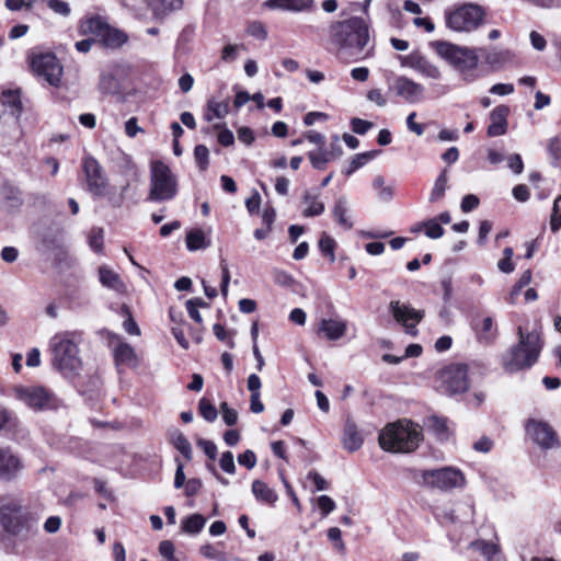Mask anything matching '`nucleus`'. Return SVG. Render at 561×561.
Wrapping results in <instances>:
<instances>
[{"mask_svg": "<svg viewBox=\"0 0 561 561\" xmlns=\"http://www.w3.org/2000/svg\"><path fill=\"white\" fill-rule=\"evenodd\" d=\"M331 43L339 59L356 62L371 56L369 26L363 18L354 16L335 22L330 30Z\"/></svg>", "mask_w": 561, "mask_h": 561, "instance_id": "nucleus-1", "label": "nucleus"}, {"mask_svg": "<svg viewBox=\"0 0 561 561\" xmlns=\"http://www.w3.org/2000/svg\"><path fill=\"white\" fill-rule=\"evenodd\" d=\"M39 515L26 510L20 496L11 493L0 495V524L12 536L30 538L38 531Z\"/></svg>", "mask_w": 561, "mask_h": 561, "instance_id": "nucleus-2", "label": "nucleus"}, {"mask_svg": "<svg viewBox=\"0 0 561 561\" xmlns=\"http://www.w3.org/2000/svg\"><path fill=\"white\" fill-rule=\"evenodd\" d=\"M80 341L81 333L77 331L58 332L49 340L51 364L65 377L77 376L82 369Z\"/></svg>", "mask_w": 561, "mask_h": 561, "instance_id": "nucleus-3", "label": "nucleus"}, {"mask_svg": "<svg viewBox=\"0 0 561 561\" xmlns=\"http://www.w3.org/2000/svg\"><path fill=\"white\" fill-rule=\"evenodd\" d=\"M518 343L502 356L503 368L511 374L531 367L537 362L542 348L538 330L524 332L523 328L518 327Z\"/></svg>", "mask_w": 561, "mask_h": 561, "instance_id": "nucleus-4", "label": "nucleus"}, {"mask_svg": "<svg viewBox=\"0 0 561 561\" xmlns=\"http://www.w3.org/2000/svg\"><path fill=\"white\" fill-rule=\"evenodd\" d=\"M435 47L438 56L451 65L465 82L471 83L480 77L478 48L458 46L448 42H437Z\"/></svg>", "mask_w": 561, "mask_h": 561, "instance_id": "nucleus-5", "label": "nucleus"}, {"mask_svg": "<svg viewBox=\"0 0 561 561\" xmlns=\"http://www.w3.org/2000/svg\"><path fill=\"white\" fill-rule=\"evenodd\" d=\"M421 440V428L408 421L389 424L379 434L380 447L391 453H411Z\"/></svg>", "mask_w": 561, "mask_h": 561, "instance_id": "nucleus-6", "label": "nucleus"}, {"mask_svg": "<svg viewBox=\"0 0 561 561\" xmlns=\"http://www.w3.org/2000/svg\"><path fill=\"white\" fill-rule=\"evenodd\" d=\"M178 181L171 169L161 161L151 164L150 191L148 199L151 202H164L175 197Z\"/></svg>", "mask_w": 561, "mask_h": 561, "instance_id": "nucleus-7", "label": "nucleus"}, {"mask_svg": "<svg viewBox=\"0 0 561 561\" xmlns=\"http://www.w3.org/2000/svg\"><path fill=\"white\" fill-rule=\"evenodd\" d=\"M434 381L440 393L454 396L466 392L470 386L468 366L459 363L446 365L435 373Z\"/></svg>", "mask_w": 561, "mask_h": 561, "instance_id": "nucleus-8", "label": "nucleus"}, {"mask_svg": "<svg viewBox=\"0 0 561 561\" xmlns=\"http://www.w3.org/2000/svg\"><path fill=\"white\" fill-rule=\"evenodd\" d=\"M484 11L478 4L466 3L445 12L447 27L455 32H472L483 22Z\"/></svg>", "mask_w": 561, "mask_h": 561, "instance_id": "nucleus-9", "label": "nucleus"}, {"mask_svg": "<svg viewBox=\"0 0 561 561\" xmlns=\"http://www.w3.org/2000/svg\"><path fill=\"white\" fill-rule=\"evenodd\" d=\"M15 398L34 411L57 410L60 400L43 386H18L14 388Z\"/></svg>", "mask_w": 561, "mask_h": 561, "instance_id": "nucleus-10", "label": "nucleus"}, {"mask_svg": "<svg viewBox=\"0 0 561 561\" xmlns=\"http://www.w3.org/2000/svg\"><path fill=\"white\" fill-rule=\"evenodd\" d=\"M422 480L424 485L442 491H450L466 484L463 473L454 467L425 470L422 472Z\"/></svg>", "mask_w": 561, "mask_h": 561, "instance_id": "nucleus-11", "label": "nucleus"}, {"mask_svg": "<svg viewBox=\"0 0 561 561\" xmlns=\"http://www.w3.org/2000/svg\"><path fill=\"white\" fill-rule=\"evenodd\" d=\"M33 71L50 85H58L62 75V67L55 55L46 53L32 58Z\"/></svg>", "mask_w": 561, "mask_h": 561, "instance_id": "nucleus-12", "label": "nucleus"}, {"mask_svg": "<svg viewBox=\"0 0 561 561\" xmlns=\"http://www.w3.org/2000/svg\"><path fill=\"white\" fill-rule=\"evenodd\" d=\"M83 171L85 173L88 191L95 197L107 195V178L102 167L94 158H84Z\"/></svg>", "mask_w": 561, "mask_h": 561, "instance_id": "nucleus-13", "label": "nucleus"}, {"mask_svg": "<svg viewBox=\"0 0 561 561\" xmlns=\"http://www.w3.org/2000/svg\"><path fill=\"white\" fill-rule=\"evenodd\" d=\"M389 309L394 320L404 327L408 334L413 336L416 335V325L424 317V312L422 310H416L410 305L402 304L399 300H392L389 304Z\"/></svg>", "mask_w": 561, "mask_h": 561, "instance_id": "nucleus-14", "label": "nucleus"}, {"mask_svg": "<svg viewBox=\"0 0 561 561\" xmlns=\"http://www.w3.org/2000/svg\"><path fill=\"white\" fill-rule=\"evenodd\" d=\"M525 428L529 438L542 449L554 448L559 444L556 432L543 421L531 419L527 421Z\"/></svg>", "mask_w": 561, "mask_h": 561, "instance_id": "nucleus-15", "label": "nucleus"}, {"mask_svg": "<svg viewBox=\"0 0 561 561\" xmlns=\"http://www.w3.org/2000/svg\"><path fill=\"white\" fill-rule=\"evenodd\" d=\"M22 469L21 458L9 447H0V480L5 482L13 481Z\"/></svg>", "mask_w": 561, "mask_h": 561, "instance_id": "nucleus-16", "label": "nucleus"}, {"mask_svg": "<svg viewBox=\"0 0 561 561\" xmlns=\"http://www.w3.org/2000/svg\"><path fill=\"white\" fill-rule=\"evenodd\" d=\"M394 89L409 103H417L424 99V87L407 77L397 78Z\"/></svg>", "mask_w": 561, "mask_h": 561, "instance_id": "nucleus-17", "label": "nucleus"}, {"mask_svg": "<svg viewBox=\"0 0 561 561\" xmlns=\"http://www.w3.org/2000/svg\"><path fill=\"white\" fill-rule=\"evenodd\" d=\"M510 108L506 105H499L490 114V125L488 127V136L496 137L504 135L507 127V116Z\"/></svg>", "mask_w": 561, "mask_h": 561, "instance_id": "nucleus-18", "label": "nucleus"}, {"mask_svg": "<svg viewBox=\"0 0 561 561\" xmlns=\"http://www.w3.org/2000/svg\"><path fill=\"white\" fill-rule=\"evenodd\" d=\"M363 443L364 437L359 433L357 425L353 421L347 420L344 426L342 438L344 449L354 453L362 447Z\"/></svg>", "mask_w": 561, "mask_h": 561, "instance_id": "nucleus-19", "label": "nucleus"}, {"mask_svg": "<svg viewBox=\"0 0 561 561\" xmlns=\"http://www.w3.org/2000/svg\"><path fill=\"white\" fill-rule=\"evenodd\" d=\"M473 330L478 341L483 344L492 343L497 334V329L491 317H484L481 320L474 321Z\"/></svg>", "mask_w": 561, "mask_h": 561, "instance_id": "nucleus-20", "label": "nucleus"}, {"mask_svg": "<svg viewBox=\"0 0 561 561\" xmlns=\"http://www.w3.org/2000/svg\"><path fill=\"white\" fill-rule=\"evenodd\" d=\"M117 345L114 347V358L117 366H136L137 365V355L134 348L123 342L119 336L116 337Z\"/></svg>", "mask_w": 561, "mask_h": 561, "instance_id": "nucleus-21", "label": "nucleus"}, {"mask_svg": "<svg viewBox=\"0 0 561 561\" xmlns=\"http://www.w3.org/2000/svg\"><path fill=\"white\" fill-rule=\"evenodd\" d=\"M481 54L486 65L493 69L502 68L507 61L511 60V53L506 49L492 48H478V54Z\"/></svg>", "mask_w": 561, "mask_h": 561, "instance_id": "nucleus-22", "label": "nucleus"}, {"mask_svg": "<svg viewBox=\"0 0 561 561\" xmlns=\"http://www.w3.org/2000/svg\"><path fill=\"white\" fill-rule=\"evenodd\" d=\"M99 279L104 287L116 293H124L126 289L121 276L106 265L99 267Z\"/></svg>", "mask_w": 561, "mask_h": 561, "instance_id": "nucleus-23", "label": "nucleus"}, {"mask_svg": "<svg viewBox=\"0 0 561 561\" xmlns=\"http://www.w3.org/2000/svg\"><path fill=\"white\" fill-rule=\"evenodd\" d=\"M110 24L100 15L87 16L80 22L79 30L82 34L94 35L98 39L102 36Z\"/></svg>", "mask_w": 561, "mask_h": 561, "instance_id": "nucleus-24", "label": "nucleus"}, {"mask_svg": "<svg viewBox=\"0 0 561 561\" xmlns=\"http://www.w3.org/2000/svg\"><path fill=\"white\" fill-rule=\"evenodd\" d=\"M119 69L115 68L102 73L100 79V90L105 94H119L123 89L119 78Z\"/></svg>", "mask_w": 561, "mask_h": 561, "instance_id": "nucleus-25", "label": "nucleus"}, {"mask_svg": "<svg viewBox=\"0 0 561 561\" xmlns=\"http://www.w3.org/2000/svg\"><path fill=\"white\" fill-rule=\"evenodd\" d=\"M346 322L335 319H323L320 323L319 331L322 332L330 341H336L346 333Z\"/></svg>", "mask_w": 561, "mask_h": 561, "instance_id": "nucleus-26", "label": "nucleus"}, {"mask_svg": "<svg viewBox=\"0 0 561 561\" xmlns=\"http://www.w3.org/2000/svg\"><path fill=\"white\" fill-rule=\"evenodd\" d=\"M168 439H169L170 444L178 451H180L187 461L192 460L193 449H192L191 443L188 442V439L184 436V434L180 430H178V428L170 430L168 433Z\"/></svg>", "mask_w": 561, "mask_h": 561, "instance_id": "nucleus-27", "label": "nucleus"}, {"mask_svg": "<svg viewBox=\"0 0 561 561\" xmlns=\"http://www.w3.org/2000/svg\"><path fill=\"white\" fill-rule=\"evenodd\" d=\"M348 210V202L344 196L339 197L332 208L333 217L337 224L346 230L352 229L354 225L347 215Z\"/></svg>", "mask_w": 561, "mask_h": 561, "instance_id": "nucleus-28", "label": "nucleus"}, {"mask_svg": "<svg viewBox=\"0 0 561 561\" xmlns=\"http://www.w3.org/2000/svg\"><path fill=\"white\" fill-rule=\"evenodd\" d=\"M313 0H267L264 5L270 9L302 11L309 9Z\"/></svg>", "mask_w": 561, "mask_h": 561, "instance_id": "nucleus-29", "label": "nucleus"}, {"mask_svg": "<svg viewBox=\"0 0 561 561\" xmlns=\"http://www.w3.org/2000/svg\"><path fill=\"white\" fill-rule=\"evenodd\" d=\"M128 37L124 32L112 27L111 25L106 27L102 36L99 38V41L108 48H118L124 45Z\"/></svg>", "mask_w": 561, "mask_h": 561, "instance_id": "nucleus-30", "label": "nucleus"}, {"mask_svg": "<svg viewBox=\"0 0 561 561\" xmlns=\"http://www.w3.org/2000/svg\"><path fill=\"white\" fill-rule=\"evenodd\" d=\"M252 493L257 501L268 505H274L278 500L276 492L261 480L253 481Z\"/></svg>", "mask_w": 561, "mask_h": 561, "instance_id": "nucleus-31", "label": "nucleus"}, {"mask_svg": "<svg viewBox=\"0 0 561 561\" xmlns=\"http://www.w3.org/2000/svg\"><path fill=\"white\" fill-rule=\"evenodd\" d=\"M229 113V103L227 101L209 100L204 112V119L213 122L215 118L222 119Z\"/></svg>", "mask_w": 561, "mask_h": 561, "instance_id": "nucleus-32", "label": "nucleus"}, {"mask_svg": "<svg viewBox=\"0 0 561 561\" xmlns=\"http://www.w3.org/2000/svg\"><path fill=\"white\" fill-rule=\"evenodd\" d=\"M0 102L10 110L12 115H19L22 111V101L19 90H3L0 95Z\"/></svg>", "mask_w": 561, "mask_h": 561, "instance_id": "nucleus-33", "label": "nucleus"}, {"mask_svg": "<svg viewBox=\"0 0 561 561\" xmlns=\"http://www.w3.org/2000/svg\"><path fill=\"white\" fill-rule=\"evenodd\" d=\"M183 0H149V5L156 16H164L182 8Z\"/></svg>", "mask_w": 561, "mask_h": 561, "instance_id": "nucleus-34", "label": "nucleus"}, {"mask_svg": "<svg viewBox=\"0 0 561 561\" xmlns=\"http://www.w3.org/2000/svg\"><path fill=\"white\" fill-rule=\"evenodd\" d=\"M210 245V240L202 229H192L186 234V247L190 251L206 249Z\"/></svg>", "mask_w": 561, "mask_h": 561, "instance_id": "nucleus-35", "label": "nucleus"}, {"mask_svg": "<svg viewBox=\"0 0 561 561\" xmlns=\"http://www.w3.org/2000/svg\"><path fill=\"white\" fill-rule=\"evenodd\" d=\"M1 204L7 211H13L22 206L23 199L13 187H4L1 192Z\"/></svg>", "mask_w": 561, "mask_h": 561, "instance_id": "nucleus-36", "label": "nucleus"}, {"mask_svg": "<svg viewBox=\"0 0 561 561\" xmlns=\"http://www.w3.org/2000/svg\"><path fill=\"white\" fill-rule=\"evenodd\" d=\"M302 199L304 203L307 204V208L302 213L305 217H314L323 214L325 207L324 204L318 199V195L307 191Z\"/></svg>", "mask_w": 561, "mask_h": 561, "instance_id": "nucleus-37", "label": "nucleus"}, {"mask_svg": "<svg viewBox=\"0 0 561 561\" xmlns=\"http://www.w3.org/2000/svg\"><path fill=\"white\" fill-rule=\"evenodd\" d=\"M412 67L421 75L430 79L439 80L442 78L439 68L422 57H417L412 64Z\"/></svg>", "mask_w": 561, "mask_h": 561, "instance_id": "nucleus-38", "label": "nucleus"}, {"mask_svg": "<svg viewBox=\"0 0 561 561\" xmlns=\"http://www.w3.org/2000/svg\"><path fill=\"white\" fill-rule=\"evenodd\" d=\"M427 428L439 439H447L449 435L447 420L438 416H431L426 421Z\"/></svg>", "mask_w": 561, "mask_h": 561, "instance_id": "nucleus-39", "label": "nucleus"}, {"mask_svg": "<svg viewBox=\"0 0 561 561\" xmlns=\"http://www.w3.org/2000/svg\"><path fill=\"white\" fill-rule=\"evenodd\" d=\"M448 176L447 170H443L436 179L434 186L430 194V202H437L443 198L445 191L447 190Z\"/></svg>", "mask_w": 561, "mask_h": 561, "instance_id": "nucleus-40", "label": "nucleus"}, {"mask_svg": "<svg viewBox=\"0 0 561 561\" xmlns=\"http://www.w3.org/2000/svg\"><path fill=\"white\" fill-rule=\"evenodd\" d=\"M206 518L201 514H193L182 523V528L187 534H198L205 526Z\"/></svg>", "mask_w": 561, "mask_h": 561, "instance_id": "nucleus-41", "label": "nucleus"}, {"mask_svg": "<svg viewBox=\"0 0 561 561\" xmlns=\"http://www.w3.org/2000/svg\"><path fill=\"white\" fill-rule=\"evenodd\" d=\"M373 187L381 201H390L393 196V186L387 185L382 175H377L373 181Z\"/></svg>", "mask_w": 561, "mask_h": 561, "instance_id": "nucleus-42", "label": "nucleus"}, {"mask_svg": "<svg viewBox=\"0 0 561 561\" xmlns=\"http://www.w3.org/2000/svg\"><path fill=\"white\" fill-rule=\"evenodd\" d=\"M377 151H368V152H364V153H358L356 154L348 168L346 169L345 173L347 175L352 174L353 172H355L357 169L364 167L370 159H373L375 156H376Z\"/></svg>", "mask_w": 561, "mask_h": 561, "instance_id": "nucleus-43", "label": "nucleus"}, {"mask_svg": "<svg viewBox=\"0 0 561 561\" xmlns=\"http://www.w3.org/2000/svg\"><path fill=\"white\" fill-rule=\"evenodd\" d=\"M198 411L199 414L207 421V422H214L217 416L218 412L217 409L214 407V404L207 400L206 398H202L198 402Z\"/></svg>", "mask_w": 561, "mask_h": 561, "instance_id": "nucleus-44", "label": "nucleus"}, {"mask_svg": "<svg viewBox=\"0 0 561 561\" xmlns=\"http://www.w3.org/2000/svg\"><path fill=\"white\" fill-rule=\"evenodd\" d=\"M424 233L430 239H438L444 234V229L438 222V219H428L422 222Z\"/></svg>", "mask_w": 561, "mask_h": 561, "instance_id": "nucleus-45", "label": "nucleus"}, {"mask_svg": "<svg viewBox=\"0 0 561 561\" xmlns=\"http://www.w3.org/2000/svg\"><path fill=\"white\" fill-rule=\"evenodd\" d=\"M335 241L333 238H331L329 234L327 233H323L319 240V249L320 251L330 257V261L331 262H334L335 261V254H334V249H335Z\"/></svg>", "mask_w": 561, "mask_h": 561, "instance_id": "nucleus-46", "label": "nucleus"}, {"mask_svg": "<svg viewBox=\"0 0 561 561\" xmlns=\"http://www.w3.org/2000/svg\"><path fill=\"white\" fill-rule=\"evenodd\" d=\"M309 160L313 168L318 170H323L325 164L333 158L330 153L322 151H311L308 154Z\"/></svg>", "mask_w": 561, "mask_h": 561, "instance_id": "nucleus-47", "label": "nucleus"}, {"mask_svg": "<svg viewBox=\"0 0 561 561\" xmlns=\"http://www.w3.org/2000/svg\"><path fill=\"white\" fill-rule=\"evenodd\" d=\"M208 305L201 298L190 299L186 301V310L190 317L197 323H202V314L198 311L199 307H207Z\"/></svg>", "mask_w": 561, "mask_h": 561, "instance_id": "nucleus-48", "label": "nucleus"}, {"mask_svg": "<svg viewBox=\"0 0 561 561\" xmlns=\"http://www.w3.org/2000/svg\"><path fill=\"white\" fill-rule=\"evenodd\" d=\"M194 158L199 170L205 171L209 163V150L204 145H197L194 149Z\"/></svg>", "mask_w": 561, "mask_h": 561, "instance_id": "nucleus-49", "label": "nucleus"}, {"mask_svg": "<svg viewBox=\"0 0 561 561\" xmlns=\"http://www.w3.org/2000/svg\"><path fill=\"white\" fill-rule=\"evenodd\" d=\"M247 33L260 41H264L267 37V31L265 26L259 21L250 22L247 27Z\"/></svg>", "mask_w": 561, "mask_h": 561, "instance_id": "nucleus-50", "label": "nucleus"}, {"mask_svg": "<svg viewBox=\"0 0 561 561\" xmlns=\"http://www.w3.org/2000/svg\"><path fill=\"white\" fill-rule=\"evenodd\" d=\"M560 201L561 195H559L553 202L552 214L550 216V229L552 232H558L561 229V211L559 209Z\"/></svg>", "mask_w": 561, "mask_h": 561, "instance_id": "nucleus-51", "label": "nucleus"}, {"mask_svg": "<svg viewBox=\"0 0 561 561\" xmlns=\"http://www.w3.org/2000/svg\"><path fill=\"white\" fill-rule=\"evenodd\" d=\"M47 7L61 16H68L71 12L69 3L62 0H48Z\"/></svg>", "mask_w": 561, "mask_h": 561, "instance_id": "nucleus-52", "label": "nucleus"}, {"mask_svg": "<svg viewBox=\"0 0 561 561\" xmlns=\"http://www.w3.org/2000/svg\"><path fill=\"white\" fill-rule=\"evenodd\" d=\"M89 244L95 252H101L103 249V229L93 228L89 236Z\"/></svg>", "mask_w": 561, "mask_h": 561, "instance_id": "nucleus-53", "label": "nucleus"}, {"mask_svg": "<svg viewBox=\"0 0 561 561\" xmlns=\"http://www.w3.org/2000/svg\"><path fill=\"white\" fill-rule=\"evenodd\" d=\"M213 331L219 341L225 342L230 348L234 347V342L224 325L216 323L213 327Z\"/></svg>", "mask_w": 561, "mask_h": 561, "instance_id": "nucleus-54", "label": "nucleus"}, {"mask_svg": "<svg viewBox=\"0 0 561 561\" xmlns=\"http://www.w3.org/2000/svg\"><path fill=\"white\" fill-rule=\"evenodd\" d=\"M317 504L322 513V516L329 515L336 507L335 502L328 495H320L317 499Z\"/></svg>", "mask_w": 561, "mask_h": 561, "instance_id": "nucleus-55", "label": "nucleus"}, {"mask_svg": "<svg viewBox=\"0 0 561 561\" xmlns=\"http://www.w3.org/2000/svg\"><path fill=\"white\" fill-rule=\"evenodd\" d=\"M219 465H220V468L225 472H227L229 474L234 473L236 465H234V459H233L232 453L231 451L222 453L220 460H219Z\"/></svg>", "mask_w": 561, "mask_h": 561, "instance_id": "nucleus-56", "label": "nucleus"}, {"mask_svg": "<svg viewBox=\"0 0 561 561\" xmlns=\"http://www.w3.org/2000/svg\"><path fill=\"white\" fill-rule=\"evenodd\" d=\"M477 546L489 561H492V559L499 554V548L493 542L480 541Z\"/></svg>", "mask_w": 561, "mask_h": 561, "instance_id": "nucleus-57", "label": "nucleus"}, {"mask_svg": "<svg viewBox=\"0 0 561 561\" xmlns=\"http://www.w3.org/2000/svg\"><path fill=\"white\" fill-rule=\"evenodd\" d=\"M274 282L282 287H291L295 284L294 277L285 271H274Z\"/></svg>", "mask_w": 561, "mask_h": 561, "instance_id": "nucleus-58", "label": "nucleus"}, {"mask_svg": "<svg viewBox=\"0 0 561 561\" xmlns=\"http://www.w3.org/2000/svg\"><path fill=\"white\" fill-rule=\"evenodd\" d=\"M220 267H221V285H220V290H221L222 296L227 297L228 296L229 283H230V272H229V268H228L226 260H221Z\"/></svg>", "mask_w": 561, "mask_h": 561, "instance_id": "nucleus-59", "label": "nucleus"}, {"mask_svg": "<svg viewBox=\"0 0 561 561\" xmlns=\"http://www.w3.org/2000/svg\"><path fill=\"white\" fill-rule=\"evenodd\" d=\"M238 462L248 469H253L256 465V456L254 451L248 449L238 456Z\"/></svg>", "mask_w": 561, "mask_h": 561, "instance_id": "nucleus-60", "label": "nucleus"}, {"mask_svg": "<svg viewBox=\"0 0 561 561\" xmlns=\"http://www.w3.org/2000/svg\"><path fill=\"white\" fill-rule=\"evenodd\" d=\"M220 409L225 423L229 426L234 425L238 420L237 411L234 409L229 408L226 402L221 403Z\"/></svg>", "mask_w": 561, "mask_h": 561, "instance_id": "nucleus-61", "label": "nucleus"}, {"mask_svg": "<svg viewBox=\"0 0 561 561\" xmlns=\"http://www.w3.org/2000/svg\"><path fill=\"white\" fill-rule=\"evenodd\" d=\"M197 446L204 450V453L208 456L209 459H211V460L216 459L217 446L215 445L214 442L205 439V438H199L197 440Z\"/></svg>", "mask_w": 561, "mask_h": 561, "instance_id": "nucleus-62", "label": "nucleus"}, {"mask_svg": "<svg viewBox=\"0 0 561 561\" xmlns=\"http://www.w3.org/2000/svg\"><path fill=\"white\" fill-rule=\"evenodd\" d=\"M351 126L354 133L364 135L373 127V123L362 118H353L351 121Z\"/></svg>", "mask_w": 561, "mask_h": 561, "instance_id": "nucleus-63", "label": "nucleus"}, {"mask_svg": "<svg viewBox=\"0 0 561 561\" xmlns=\"http://www.w3.org/2000/svg\"><path fill=\"white\" fill-rule=\"evenodd\" d=\"M548 150L554 159H561V138H551L548 144Z\"/></svg>", "mask_w": 561, "mask_h": 561, "instance_id": "nucleus-64", "label": "nucleus"}]
</instances>
